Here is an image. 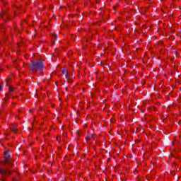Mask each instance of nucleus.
Wrapping results in <instances>:
<instances>
[{
	"instance_id": "obj_1",
	"label": "nucleus",
	"mask_w": 181,
	"mask_h": 181,
	"mask_svg": "<svg viewBox=\"0 0 181 181\" xmlns=\"http://www.w3.org/2000/svg\"><path fill=\"white\" fill-rule=\"evenodd\" d=\"M43 69V63L42 61L38 60L36 62H33L31 64V70L32 71H37L39 70Z\"/></svg>"
},
{
	"instance_id": "obj_2",
	"label": "nucleus",
	"mask_w": 181,
	"mask_h": 181,
	"mask_svg": "<svg viewBox=\"0 0 181 181\" xmlns=\"http://www.w3.org/2000/svg\"><path fill=\"white\" fill-rule=\"evenodd\" d=\"M4 156H5V164L6 165H9L10 166H12V160L9 159V152L6 151L4 153Z\"/></svg>"
},
{
	"instance_id": "obj_3",
	"label": "nucleus",
	"mask_w": 181,
	"mask_h": 181,
	"mask_svg": "<svg viewBox=\"0 0 181 181\" xmlns=\"http://www.w3.org/2000/svg\"><path fill=\"white\" fill-rule=\"evenodd\" d=\"M0 173L1 175H4V176H9L11 172V170H9V168H7L6 170L0 169Z\"/></svg>"
},
{
	"instance_id": "obj_4",
	"label": "nucleus",
	"mask_w": 181,
	"mask_h": 181,
	"mask_svg": "<svg viewBox=\"0 0 181 181\" xmlns=\"http://www.w3.org/2000/svg\"><path fill=\"white\" fill-rule=\"evenodd\" d=\"M1 18L3 19V21H5L6 22L7 20L9 21V14L8 13L4 11L1 14Z\"/></svg>"
},
{
	"instance_id": "obj_5",
	"label": "nucleus",
	"mask_w": 181,
	"mask_h": 181,
	"mask_svg": "<svg viewBox=\"0 0 181 181\" xmlns=\"http://www.w3.org/2000/svg\"><path fill=\"white\" fill-rule=\"evenodd\" d=\"M11 129L13 131V132H17L18 129L15 127V124H12L11 126Z\"/></svg>"
},
{
	"instance_id": "obj_6",
	"label": "nucleus",
	"mask_w": 181,
	"mask_h": 181,
	"mask_svg": "<svg viewBox=\"0 0 181 181\" xmlns=\"http://www.w3.org/2000/svg\"><path fill=\"white\" fill-rule=\"evenodd\" d=\"M86 141H90V139H93V134H89L86 137Z\"/></svg>"
},
{
	"instance_id": "obj_7",
	"label": "nucleus",
	"mask_w": 181,
	"mask_h": 181,
	"mask_svg": "<svg viewBox=\"0 0 181 181\" xmlns=\"http://www.w3.org/2000/svg\"><path fill=\"white\" fill-rule=\"evenodd\" d=\"M52 39H54V40H56V39H57V35H56V33H52Z\"/></svg>"
},
{
	"instance_id": "obj_8",
	"label": "nucleus",
	"mask_w": 181,
	"mask_h": 181,
	"mask_svg": "<svg viewBox=\"0 0 181 181\" xmlns=\"http://www.w3.org/2000/svg\"><path fill=\"white\" fill-rule=\"evenodd\" d=\"M62 71L63 74H67V69H66V68L63 69Z\"/></svg>"
},
{
	"instance_id": "obj_9",
	"label": "nucleus",
	"mask_w": 181,
	"mask_h": 181,
	"mask_svg": "<svg viewBox=\"0 0 181 181\" xmlns=\"http://www.w3.org/2000/svg\"><path fill=\"white\" fill-rule=\"evenodd\" d=\"M66 78H67L69 83H70V76H69V74L66 75Z\"/></svg>"
},
{
	"instance_id": "obj_10",
	"label": "nucleus",
	"mask_w": 181,
	"mask_h": 181,
	"mask_svg": "<svg viewBox=\"0 0 181 181\" xmlns=\"http://www.w3.org/2000/svg\"><path fill=\"white\" fill-rule=\"evenodd\" d=\"M9 91H10V92L13 91V87L10 86V87H9Z\"/></svg>"
},
{
	"instance_id": "obj_11",
	"label": "nucleus",
	"mask_w": 181,
	"mask_h": 181,
	"mask_svg": "<svg viewBox=\"0 0 181 181\" xmlns=\"http://www.w3.org/2000/svg\"><path fill=\"white\" fill-rule=\"evenodd\" d=\"M1 90H2V85H1V83H0V91H1Z\"/></svg>"
},
{
	"instance_id": "obj_12",
	"label": "nucleus",
	"mask_w": 181,
	"mask_h": 181,
	"mask_svg": "<svg viewBox=\"0 0 181 181\" xmlns=\"http://www.w3.org/2000/svg\"><path fill=\"white\" fill-rule=\"evenodd\" d=\"M57 139L59 141V136L57 137Z\"/></svg>"
},
{
	"instance_id": "obj_13",
	"label": "nucleus",
	"mask_w": 181,
	"mask_h": 181,
	"mask_svg": "<svg viewBox=\"0 0 181 181\" xmlns=\"http://www.w3.org/2000/svg\"><path fill=\"white\" fill-rule=\"evenodd\" d=\"M52 108H54V105H52Z\"/></svg>"
}]
</instances>
